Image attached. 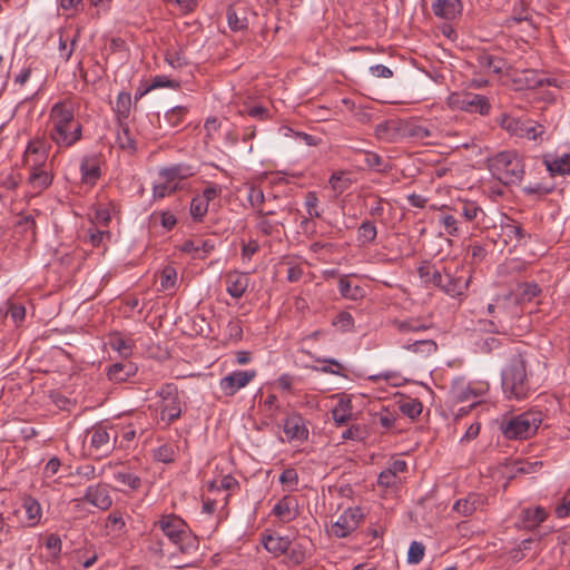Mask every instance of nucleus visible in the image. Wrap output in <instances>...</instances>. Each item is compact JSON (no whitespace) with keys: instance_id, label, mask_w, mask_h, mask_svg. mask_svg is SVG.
<instances>
[{"instance_id":"nucleus-32","label":"nucleus","mask_w":570,"mask_h":570,"mask_svg":"<svg viewBox=\"0 0 570 570\" xmlns=\"http://www.w3.org/2000/svg\"><path fill=\"white\" fill-rule=\"evenodd\" d=\"M394 327L399 333L407 334V333H420L430 328V325L424 323L420 318L410 317L406 320H395L393 322Z\"/></svg>"},{"instance_id":"nucleus-36","label":"nucleus","mask_w":570,"mask_h":570,"mask_svg":"<svg viewBox=\"0 0 570 570\" xmlns=\"http://www.w3.org/2000/svg\"><path fill=\"white\" fill-rule=\"evenodd\" d=\"M547 169L552 175H569L570 174V154L564 153L561 156H557L552 160H546Z\"/></svg>"},{"instance_id":"nucleus-40","label":"nucleus","mask_w":570,"mask_h":570,"mask_svg":"<svg viewBox=\"0 0 570 570\" xmlns=\"http://www.w3.org/2000/svg\"><path fill=\"white\" fill-rule=\"evenodd\" d=\"M439 224L444 227L445 233L450 236L456 237L462 232L459 218L452 214H440Z\"/></svg>"},{"instance_id":"nucleus-7","label":"nucleus","mask_w":570,"mask_h":570,"mask_svg":"<svg viewBox=\"0 0 570 570\" xmlns=\"http://www.w3.org/2000/svg\"><path fill=\"white\" fill-rule=\"evenodd\" d=\"M363 519L360 508L346 509L331 527V533L336 538H346L355 531Z\"/></svg>"},{"instance_id":"nucleus-61","label":"nucleus","mask_w":570,"mask_h":570,"mask_svg":"<svg viewBox=\"0 0 570 570\" xmlns=\"http://www.w3.org/2000/svg\"><path fill=\"white\" fill-rule=\"evenodd\" d=\"M333 325L338 327L343 332L352 330L354 325V318L348 312H341L333 320Z\"/></svg>"},{"instance_id":"nucleus-4","label":"nucleus","mask_w":570,"mask_h":570,"mask_svg":"<svg viewBox=\"0 0 570 570\" xmlns=\"http://www.w3.org/2000/svg\"><path fill=\"white\" fill-rule=\"evenodd\" d=\"M168 540L178 549V551L186 553L195 547V539H193L187 530V525L183 519L175 514L163 515L161 519L155 522Z\"/></svg>"},{"instance_id":"nucleus-54","label":"nucleus","mask_w":570,"mask_h":570,"mask_svg":"<svg viewBox=\"0 0 570 570\" xmlns=\"http://www.w3.org/2000/svg\"><path fill=\"white\" fill-rule=\"evenodd\" d=\"M110 346L125 358L131 355L132 344L129 341L122 338L121 336L112 337L110 340Z\"/></svg>"},{"instance_id":"nucleus-8","label":"nucleus","mask_w":570,"mask_h":570,"mask_svg":"<svg viewBox=\"0 0 570 570\" xmlns=\"http://www.w3.org/2000/svg\"><path fill=\"white\" fill-rule=\"evenodd\" d=\"M502 128L518 137H527L528 139H537L543 134V127L531 120H521L511 116L503 117L501 121Z\"/></svg>"},{"instance_id":"nucleus-56","label":"nucleus","mask_w":570,"mask_h":570,"mask_svg":"<svg viewBox=\"0 0 570 570\" xmlns=\"http://www.w3.org/2000/svg\"><path fill=\"white\" fill-rule=\"evenodd\" d=\"M279 482L288 490H295L298 484V474L295 469H285L279 475Z\"/></svg>"},{"instance_id":"nucleus-47","label":"nucleus","mask_w":570,"mask_h":570,"mask_svg":"<svg viewBox=\"0 0 570 570\" xmlns=\"http://www.w3.org/2000/svg\"><path fill=\"white\" fill-rule=\"evenodd\" d=\"M423 405L416 399H407L401 402V412L410 419H416L422 413Z\"/></svg>"},{"instance_id":"nucleus-16","label":"nucleus","mask_w":570,"mask_h":570,"mask_svg":"<svg viewBox=\"0 0 570 570\" xmlns=\"http://www.w3.org/2000/svg\"><path fill=\"white\" fill-rule=\"evenodd\" d=\"M487 498L480 493H470L463 499H459L453 504V511L462 517H470L476 510L484 507Z\"/></svg>"},{"instance_id":"nucleus-13","label":"nucleus","mask_w":570,"mask_h":570,"mask_svg":"<svg viewBox=\"0 0 570 570\" xmlns=\"http://www.w3.org/2000/svg\"><path fill=\"white\" fill-rule=\"evenodd\" d=\"M469 286V279L461 275L452 274L449 269L443 268L442 281L438 287L451 297H459L464 294Z\"/></svg>"},{"instance_id":"nucleus-28","label":"nucleus","mask_w":570,"mask_h":570,"mask_svg":"<svg viewBox=\"0 0 570 570\" xmlns=\"http://www.w3.org/2000/svg\"><path fill=\"white\" fill-rule=\"evenodd\" d=\"M478 63L484 71L495 75H501L508 69V63L503 58L488 52H482L478 56Z\"/></svg>"},{"instance_id":"nucleus-31","label":"nucleus","mask_w":570,"mask_h":570,"mask_svg":"<svg viewBox=\"0 0 570 570\" xmlns=\"http://www.w3.org/2000/svg\"><path fill=\"white\" fill-rule=\"evenodd\" d=\"M22 509L24 510L27 524L29 527H35L40 522L42 510L40 503L36 499L32 497L24 498Z\"/></svg>"},{"instance_id":"nucleus-55","label":"nucleus","mask_w":570,"mask_h":570,"mask_svg":"<svg viewBox=\"0 0 570 570\" xmlns=\"http://www.w3.org/2000/svg\"><path fill=\"white\" fill-rule=\"evenodd\" d=\"M176 451L170 444H163L155 450L154 458L163 463H170L175 460Z\"/></svg>"},{"instance_id":"nucleus-59","label":"nucleus","mask_w":570,"mask_h":570,"mask_svg":"<svg viewBox=\"0 0 570 570\" xmlns=\"http://www.w3.org/2000/svg\"><path fill=\"white\" fill-rule=\"evenodd\" d=\"M424 546L417 541L410 544L407 552V561L412 564H417L424 557Z\"/></svg>"},{"instance_id":"nucleus-5","label":"nucleus","mask_w":570,"mask_h":570,"mask_svg":"<svg viewBox=\"0 0 570 570\" xmlns=\"http://www.w3.org/2000/svg\"><path fill=\"white\" fill-rule=\"evenodd\" d=\"M541 422V412L529 411L503 422L501 431L507 439H528L537 432Z\"/></svg>"},{"instance_id":"nucleus-21","label":"nucleus","mask_w":570,"mask_h":570,"mask_svg":"<svg viewBox=\"0 0 570 570\" xmlns=\"http://www.w3.org/2000/svg\"><path fill=\"white\" fill-rule=\"evenodd\" d=\"M337 404L332 410V417L337 426L346 424L353 419L352 399L346 394H337Z\"/></svg>"},{"instance_id":"nucleus-11","label":"nucleus","mask_w":570,"mask_h":570,"mask_svg":"<svg viewBox=\"0 0 570 570\" xmlns=\"http://www.w3.org/2000/svg\"><path fill=\"white\" fill-rule=\"evenodd\" d=\"M90 449H92L99 455H107L110 453L117 440V433L115 432L111 439L110 432L102 425H96L90 431Z\"/></svg>"},{"instance_id":"nucleus-3","label":"nucleus","mask_w":570,"mask_h":570,"mask_svg":"<svg viewBox=\"0 0 570 570\" xmlns=\"http://www.w3.org/2000/svg\"><path fill=\"white\" fill-rule=\"evenodd\" d=\"M488 169L505 186L520 184L524 176L523 159L513 150L500 151L488 158Z\"/></svg>"},{"instance_id":"nucleus-43","label":"nucleus","mask_w":570,"mask_h":570,"mask_svg":"<svg viewBox=\"0 0 570 570\" xmlns=\"http://www.w3.org/2000/svg\"><path fill=\"white\" fill-rule=\"evenodd\" d=\"M187 112L188 108L185 106L173 107L165 114V120L170 128L176 129L183 125Z\"/></svg>"},{"instance_id":"nucleus-10","label":"nucleus","mask_w":570,"mask_h":570,"mask_svg":"<svg viewBox=\"0 0 570 570\" xmlns=\"http://www.w3.org/2000/svg\"><path fill=\"white\" fill-rule=\"evenodd\" d=\"M257 375L255 370L234 371L219 381V389L226 396L235 395L240 389L247 386Z\"/></svg>"},{"instance_id":"nucleus-53","label":"nucleus","mask_w":570,"mask_h":570,"mask_svg":"<svg viewBox=\"0 0 570 570\" xmlns=\"http://www.w3.org/2000/svg\"><path fill=\"white\" fill-rule=\"evenodd\" d=\"M304 205L311 218H320L322 216V212L318 210V198L315 191H308L305 195Z\"/></svg>"},{"instance_id":"nucleus-30","label":"nucleus","mask_w":570,"mask_h":570,"mask_svg":"<svg viewBox=\"0 0 570 570\" xmlns=\"http://www.w3.org/2000/svg\"><path fill=\"white\" fill-rule=\"evenodd\" d=\"M454 213L459 217H462L465 222L472 223L478 220L480 215H484L483 209L473 200L459 202L453 208Z\"/></svg>"},{"instance_id":"nucleus-12","label":"nucleus","mask_w":570,"mask_h":570,"mask_svg":"<svg viewBox=\"0 0 570 570\" xmlns=\"http://www.w3.org/2000/svg\"><path fill=\"white\" fill-rule=\"evenodd\" d=\"M549 517V512L541 505L523 508L519 514L517 525L525 530H534Z\"/></svg>"},{"instance_id":"nucleus-41","label":"nucleus","mask_w":570,"mask_h":570,"mask_svg":"<svg viewBox=\"0 0 570 570\" xmlns=\"http://www.w3.org/2000/svg\"><path fill=\"white\" fill-rule=\"evenodd\" d=\"M377 229L373 222L364 220L357 229V240L361 245H367L375 240Z\"/></svg>"},{"instance_id":"nucleus-50","label":"nucleus","mask_w":570,"mask_h":570,"mask_svg":"<svg viewBox=\"0 0 570 570\" xmlns=\"http://www.w3.org/2000/svg\"><path fill=\"white\" fill-rule=\"evenodd\" d=\"M125 527V520L119 511H114L107 517L106 529L109 533H120Z\"/></svg>"},{"instance_id":"nucleus-44","label":"nucleus","mask_w":570,"mask_h":570,"mask_svg":"<svg viewBox=\"0 0 570 570\" xmlns=\"http://www.w3.org/2000/svg\"><path fill=\"white\" fill-rule=\"evenodd\" d=\"M131 107V96L129 92L121 91L118 94L115 111L119 121L128 118Z\"/></svg>"},{"instance_id":"nucleus-29","label":"nucleus","mask_w":570,"mask_h":570,"mask_svg":"<svg viewBox=\"0 0 570 570\" xmlns=\"http://www.w3.org/2000/svg\"><path fill=\"white\" fill-rule=\"evenodd\" d=\"M227 22L232 30L243 31L248 27L246 9L242 6H230L226 12Z\"/></svg>"},{"instance_id":"nucleus-23","label":"nucleus","mask_w":570,"mask_h":570,"mask_svg":"<svg viewBox=\"0 0 570 570\" xmlns=\"http://www.w3.org/2000/svg\"><path fill=\"white\" fill-rule=\"evenodd\" d=\"M138 367L131 362L114 363L107 368L108 380L114 383H122L135 376Z\"/></svg>"},{"instance_id":"nucleus-46","label":"nucleus","mask_w":570,"mask_h":570,"mask_svg":"<svg viewBox=\"0 0 570 570\" xmlns=\"http://www.w3.org/2000/svg\"><path fill=\"white\" fill-rule=\"evenodd\" d=\"M331 188L336 194L344 193L351 185V179L345 175L344 171H335L332 174L328 180Z\"/></svg>"},{"instance_id":"nucleus-52","label":"nucleus","mask_w":570,"mask_h":570,"mask_svg":"<svg viewBox=\"0 0 570 570\" xmlns=\"http://www.w3.org/2000/svg\"><path fill=\"white\" fill-rule=\"evenodd\" d=\"M165 60L169 66H171L175 69L183 68L187 65V59L184 52L178 49L167 50Z\"/></svg>"},{"instance_id":"nucleus-35","label":"nucleus","mask_w":570,"mask_h":570,"mask_svg":"<svg viewBox=\"0 0 570 570\" xmlns=\"http://www.w3.org/2000/svg\"><path fill=\"white\" fill-rule=\"evenodd\" d=\"M417 274L425 284L438 287L442 281L443 271H440L430 263L424 262L419 266Z\"/></svg>"},{"instance_id":"nucleus-19","label":"nucleus","mask_w":570,"mask_h":570,"mask_svg":"<svg viewBox=\"0 0 570 570\" xmlns=\"http://www.w3.org/2000/svg\"><path fill=\"white\" fill-rule=\"evenodd\" d=\"M52 180L53 175L51 167H48L38 170H29L27 184L35 195H39L52 184Z\"/></svg>"},{"instance_id":"nucleus-51","label":"nucleus","mask_w":570,"mask_h":570,"mask_svg":"<svg viewBox=\"0 0 570 570\" xmlns=\"http://www.w3.org/2000/svg\"><path fill=\"white\" fill-rule=\"evenodd\" d=\"M177 282V271L173 266H166L160 274V287L163 289L174 288Z\"/></svg>"},{"instance_id":"nucleus-2","label":"nucleus","mask_w":570,"mask_h":570,"mask_svg":"<svg viewBox=\"0 0 570 570\" xmlns=\"http://www.w3.org/2000/svg\"><path fill=\"white\" fill-rule=\"evenodd\" d=\"M502 390L508 399L524 400L533 391L527 373V361L514 354L501 374Z\"/></svg>"},{"instance_id":"nucleus-62","label":"nucleus","mask_w":570,"mask_h":570,"mask_svg":"<svg viewBox=\"0 0 570 570\" xmlns=\"http://www.w3.org/2000/svg\"><path fill=\"white\" fill-rule=\"evenodd\" d=\"M104 473V469L97 472L96 468L92 464H83L76 469V475L80 476L86 481H90L96 479L97 476H101Z\"/></svg>"},{"instance_id":"nucleus-17","label":"nucleus","mask_w":570,"mask_h":570,"mask_svg":"<svg viewBox=\"0 0 570 570\" xmlns=\"http://www.w3.org/2000/svg\"><path fill=\"white\" fill-rule=\"evenodd\" d=\"M226 291L234 298H240L249 285L247 273L238 271L228 272L225 275Z\"/></svg>"},{"instance_id":"nucleus-38","label":"nucleus","mask_w":570,"mask_h":570,"mask_svg":"<svg viewBox=\"0 0 570 570\" xmlns=\"http://www.w3.org/2000/svg\"><path fill=\"white\" fill-rule=\"evenodd\" d=\"M78 32H76L72 37H69L65 32H60L59 35V56L62 60L68 61L72 56L75 50V46L78 41Z\"/></svg>"},{"instance_id":"nucleus-1","label":"nucleus","mask_w":570,"mask_h":570,"mask_svg":"<svg viewBox=\"0 0 570 570\" xmlns=\"http://www.w3.org/2000/svg\"><path fill=\"white\" fill-rule=\"evenodd\" d=\"M49 121V136L59 148H69L81 139L82 125L76 119L70 100L56 102L50 109Z\"/></svg>"},{"instance_id":"nucleus-25","label":"nucleus","mask_w":570,"mask_h":570,"mask_svg":"<svg viewBox=\"0 0 570 570\" xmlns=\"http://www.w3.org/2000/svg\"><path fill=\"white\" fill-rule=\"evenodd\" d=\"M432 11L436 17L445 20H453L462 12L460 0H435L432 3Z\"/></svg>"},{"instance_id":"nucleus-37","label":"nucleus","mask_w":570,"mask_h":570,"mask_svg":"<svg viewBox=\"0 0 570 570\" xmlns=\"http://www.w3.org/2000/svg\"><path fill=\"white\" fill-rule=\"evenodd\" d=\"M364 167L373 169L377 173H386L390 169V165L380 155L372 151H363L360 154Z\"/></svg>"},{"instance_id":"nucleus-42","label":"nucleus","mask_w":570,"mask_h":570,"mask_svg":"<svg viewBox=\"0 0 570 570\" xmlns=\"http://www.w3.org/2000/svg\"><path fill=\"white\" fill-rule=\"evenodd\" d=\"M338 291L344 298L356 301L363 296V291L358 285H353L346 277L338 281Z\"/></svg>"},{"instance_id":"nucleus-9","label":"nucleus","mask_w":570,"mask_h":570,"mask_svg":"<svg viewBox=\"0 0 570 570\" xmlns=\"http://www.w3.org/2000/svg\"><path fill=\"white\" fill-rule=\"evenodd\" d=\"M48 149L42 140H31L23 154V165L28 170H38L51 167L48 164Z\"/></svg>"},{"instance_id":"nucleus-45","label":"nucleus","mask_w":570,"mask_h":570,"mask_svg":"<svg viewBox=\"0 0 570 570\" xmlns=\"http://www.w3.org/2000/svg\"><path fill=\"white\" fill-rule=\"evenodd\" d=\"M543 75L534 71V70H525L522 72V76L518 78V82L523 83L528 89H534L537 87L543 86Z\"/></svg>"},{"instance_id":"nucleus-64","label":"nucleus","mask_w":570,"mask_h":570,"mask_svg":"<svg viewBox=\"0 0 570 570\" xmlns=\"http://www.w3.org/2000/svg\"><path fill=\"white\" fill-rule=\"evenodd\" d=\"M61 539L58 534L51 533L46 539V548L51 552L53 559H57L61 551Z\"/></svg>"},{"instance_id":"nucleus-34","label":"nucleus","mask_w":570,"mask_h":570,"mask_svg":"<svg viewBox=\"0 0 570 570\" xmlns=\"http://www.w3.org/2000/svg\"><path fill=\"white\" fill-rule=\"evenodd\" d=\"M116 144L122 150L135 153L136 151V140L131 136L130 129L128 125L119 121V128L116 135Z\"/></svg>"},{"instance_id":"nucleus-33","label":"nucleus","mask_w":570,"mask_h":570,"mask_svg":"<svg viewBox=\"0 0 570 570\" xmlns=\"http://www.w3.org/2000/svg\"><path fill=\"white\" fill-rule=\"evenodd\" d=\"M403 348L421 357H426L438 351V344L433 340H414L412 343L405 344Z\"/></svg>"},{"instance_id":"nucleus-27","label":"nucleus","mask_w":570,"mask_h":570,"mask_svg":"<svg viewBox=\"0 0 570 570\" xmlns=\"http://www.w3.org/2000/svg\"><path fill=\"white\" fill-rule=\"evenodd\" d=\"M193 175V167L185 164H177L170 167H166L159 171L160 178L169 179L171 183H174V185H176L177 189L180 180L191 177Z\"/></svg>"},{"instance_id":"nucleus-6","label":"nucleus","mask_w":570,"mask_h":570,"mask_svg":"<svg viewBox=\"0 0 570 570\" xmlns=\"http://www.w3.org/2000/svg\"><path fill=\"white\" fill-rule=\"evenodd\" d=\"M448 105L453 109L487 115L490 104L487 97L472 92H454L449 96Z\"/></svg>"},{"instance_id":"nucleus-48","label":"nucleus","mask_w":570,"mask_h":570,"mask_svg":"<svg viewBox=\"0 0 570 570\" xmlns=\"http://www.w3.org/2000/svg\"><path fill=\"white\" fill-rule=\"evenodd\" d=\"M208 206L209 205L206 203V199L199 196H195L191 199L189 209L191 217L197 222H202L208 212Z\"/></svg>"},{"instance_id":"nucleus-49","label":"nucleus","mask_w":570,"mask_h":570,"mask_svg":"<svg viewBox=\"0 0 570 570\" xmlns=\"http://www.w3.org/2000/svg\"><path fill=\"white\" fill-rule=\"evenodd\" d=\"M115 480L124 487L136 490L140 487L141 480L139 476L127 471H118L114 475Z\"/></svg>"},{"instance_id":"nucleus-26","label":"nucleus","mask_w":570,"mask_h":570,"mask_svg":"<svg viewBox=\"0 0 570 570\" xmlns=\"http://www.w3.org/2000/svg\"><path fill=\"white\" fill-rule=\"evenodd\" d=\"M297 501L294 497L284 495L273 508V514L283 522H289L297 515Z\"/></svg>"},{"instance_id":"nucleus-58","label":"nucleus","mask_w":570,"mask_h":570,"mask_svg":"<svg viewBox=\"0 0 570 570\" xmlns=\"http://www.w3.org/2000/svg\"><path fill=\"white\" fill-rule=\"evenodd\" d=\"M7 305V314L10 315L16 324L21 323L26 317V307L22 304L14 303L13 301H8Z\"/></svg>"},{"instance_id":"nucleus-39","label":"nucleus","mask_w":570,"mask_h":570,"mask_svg":"<svg viewBox=\"0 0 570 570\" xmlns=\"http://www.w3.org/2000/svg\"><path fill=\"white\" fill-rule=\"evenodd\" d=\"M404 135L406 137L413 138L415 140L429 144V141H426V140L433 137V131L429 127L413 122V124H407L405 126Z\"/></svg>"},{"instance_id":"nucleus-20","label":"nucleus","mask_w":570,"mask_h":570,"mask_svg":"<svg viewBox=\"0 0 570 570\" xmlns=\"http://www.w3.org/2000/svg\"><path fill=\"white\" fill-rule=\"evenodd\" d=\"M284 433L288 440H306L308 430L305 426L304 419L298 414L289 415L284 421Z\"/></svg>"},{"instance_id":"nucleus-57","label":"nucleus","mask_w":570,"mask_h":570,"mask_svg":"<svg viewBox=\"0 0 570 570\" xmlns=\"http://www.w3.org/2000/svg\"><path fill=\"white\" fill-rule=\"evenodd\" d=\"M163 181L154 186V196L157 198H164L177 190L176 185L167 178H161Z\"/></svg>"},{"instance_id":"nucleus-63","label":"nucleus","mask_w":570,"mask_h":570,"mask_svg":"<svg viewBox=\"0 0 570 570\" xmlns=\"http://www.w3.org/2000/svg\"><path fill=\"white\" fill-rule=\"evenodd\" d=\"M318 362L327 363L330 365H325L322 367H316V370L323 372V373H330L334 375H343V366L342 364L335 360V358H316Z\"/></svg>"},{"instance_id":"nucleus-24","label":"nucleus","mask_w":570,"mask_h":570,"mask_svg":"<svg viewBox=\"0 0 570 570\" xmlns=\"http://www.w3.org/2000/svg\"><path fill=\"white\" fill-rule=\"evenodd\" d=\"M261 541L263 547L275 557L286 554L291 547V540L287 537L276 533H263Z\"/></svg>"},{"instance_id":"nucleus-15","label":"nucleus","mask_w":570,"mask_h":570,"mask_svg":"<svg viewBox=\"0 0 570 570\" xmlns=\"http://www.w3.org/2000/svg\"><path fill=\"white\" fill-rule=\"evenodd\" d=\"M312 540L307 537H301L295 541H291V547L286 552L287 560L293 566H299L312 554Z\"/></svg>"},{"instance_id":"nucleus-60","label":"nucleus","mask_w":570,"mask_h":570,"mask_svg":"<svg viewBox=\"0 0 570 570\" xmlns=\"http://www.w3.org/2000/svg\"><path fill=\"white\" fill-rule=\"evenodd\" d=\"M179 249L183 253L190 255L193 259H204V254H200L197 239H186Z\"/></svg>"},{"instance_id":"nucleus-14","label":"nucleus","mask_w":570,"mask_h":570,"mask_svg":"<svg viewBox=\"0 0 570 570\" xmlns=\"http://www.w3.org/2000/svg\"><path fill=\"white\" fill-rule=\"evenodd\" d=\"M82 500L104 511L112 505L108 487L101 483L88 487Z\"/></svg>"},{"instance_id":"nucleus-18","label":"nucleus","mask_w":570,"mask_h":570,"mask_svg":"<svg viewBox=\"0 0 570 570\" xmlns=\"http://www.w3.org/2000/svg\"><path fill=\"white\" fill-rule=\"evenodd\" d=\"M81 180L88 185H95L101 176L100 161L96 155H87L80 164Z\"/></svg>"},{"instance_id":"nucleus-22","label":"nucleus","mask_w":570,"mask_h":570,"mask_svg":"<svg viewBox=\"0 0 570 570\" xmlns=\"http://www.w3.org/2000/svg\"><path fill=\"white\" fill-rule=\"evenodd\" d=\"M180 413L181 407L177 393H174V389H168L167 396L161 403V420L170 424L180 416Z\"/></svg>"}]
</instances>
